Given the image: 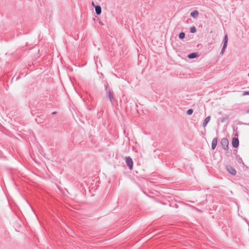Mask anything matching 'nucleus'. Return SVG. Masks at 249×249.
I'll return each mask as SVG.
<instances>
[{
  "label": "nucleus",
  "instance_id": "4",
  "mask_svg": "<svg viewBox=\"0 0 249 249\" xmlns=\"http://www.w3.org/2000/svg\"><path fill=\"white\" fill-rule=\"evenodd\" d=\"M227 170L232 175H235L236 174V171L235 169L230 165H228L226 166Z\"/></svg>",
  "mask_w": 249,
  "mask_h": 249
},
{
  "label": "nucleus",
  "instance_id": "9",
  "mask_svg": "<svg viewBox=\"0 0 249 249\" xmlns=\"http://www.w3.org/2000/svg\"><path fill=\"white\" fill-rule=\"evenodd\" d=\"M199 15L198 12L197 10H194L191 13V16L194 18H196Z\"/></svg>",
  "mask_w": 249,
  "mask_h": 249
},
{
  "label": "nucleus",
  "instance_id": "1",
  "mask_svg": "<svg viewBox=\"0 0 249 249\" xmlns=\"http://www.w3.org/2000/svg\"><path fill=\"white\" fill-rule=\"evenodd\" d=\"M105 92L106 94V97L108 98L110 102L113 104L114 101V92L109 87L108 84L107 83L105 84Z\"/></svg>",
  "mask_w": 249,
  "mask_h": 249
},
{
  "label": "nucleus",
  "instance_id": "5",
  "mask_svg": "<svg viewBox=\"0 0 249 249\" xmlns=\"http://www.w3.org/2000/svg\"><path fill=\"white\" fill-rule=\"evenodd\" d=\"M232 145L234 148H237L239 146V140L237 138H233L232 140Z\"/></svg>",
  "mask_w": 249,
  "mask_h": 249
},
{
  "label": "nucleus",
  "instance_id": "15",
  "mask_svg": "<svg viewBox=\"0 0 249 249\" xmlns=\"http://www.w3.org/2000/svg\"><path fill=\"white\" fill-rule=\"evenodd\" d=\"M227 46H225V45H223V47H222V50H221V53H220V54H223V53H224L225 50V49H226V48Z\"/></svg>",
  "mask_w": 249,
  "mask_h": 249
},
{
  "label": "nucleus",
  "instance_id": "8",
  "mask_svg": "<svg viewBox=\"0 0 249 249\" xmlns=\"http://www.w3.org/2000/svg\"><path fill=\"white\" fill-rule=\"evenodd\" d=\"M95 9L96 14L97 15H99L101 14L102 9H101V6H95Z\"/></svg>",
  "mask_w": 249,
  "mask_h": 249
},
{
  "label": "nucleus",
  "instance_id": "21",
  "mask_svg": "<svg viewBox=\"0 0 249 249\" xmlns=\"http://www.w3.org/2000/svg\"><path fill=\"white\" fill-rule=\"evenodd\" d=\"M101 76L102 77H104V75H103V74L102 73H101Z\"/></svg>",
  "mask_w": 249,
  "mask_h": 249
},
{
  "label": "nucleus",
  "instance_id": "16",
  "mask_svg": "<svg viewBox=\"0 0 249 249\" xmlns=\"http://www.w3.org/2000/svg\"><path fill=\"white\" fill-rule=\"evenodd\" d=\"M243 96L249 95V91H243Z\"/></svg>",
  "mask_w": 249,
  "mask_h": 249
},
{
  "label": "nucleus",
  "instance_id": "14",
  "mask_svg": "<svg viewBox=\"0 0 249 249\" xmlns=\"http://www.w3.org/2000/svg\"><path fill=\"white\" fill-rule=\"evenodd\" d=\"M193 113V109L190 108L187 111V114L189 115L192 114Z\"/></svg>",
  "mask_w": 249,
  "mask_h": 249
},
{
  "label": "nucleus",
  "instance_id": "19",
  "mask_svg": "<svg viewBox=\"0 0 249 249\" xmlns=\"http://www.w3.org/2000/svg\"><path fill=\"white\" fill-rule=\"evenodd\" d=\"M246 113H247V114H249V109H248V110H247V111H246Z\"/></svg>",
  "mask_w": 249,
  "mask_h": 249
},
{
  "label": "nucleus",
  "instance_id": "3",
  "mask_svg": "<svg viewBox=\"0 0 249 249\" xmlns=\"http://www.w3.org/2000/svg\"><path fill=\"white\" fill-rule=\"evenodd\" d=\"M126 163L128 166L129 169L130 170H132L133 166V161L132 159L130 157H126Z\"/></svg>",
  "mask_w": 249,
  "mask_h": 249
},
{
  "label": "nucleus",
  "instance_id": "2",
  "mask_svg": "<svg viewBox=\"0 0 249 249\" xmlns=\"http://www.w3.org/2000/svg\"><path fill=\"white\" fill-rule=\"evenodd\" d=\"M220 143L223 148L225 150H228L229 148V141L227 138H223L221 139Z\"/></svg>",
  "mask_w": 249,
  "mask_h": 249
},
{
  "label": "nucleus",
  "instance_id": "13",
  "mask_svg": "<svg viewBox=\"0 0 249 249\" xmlns=\"http://www.w3.org/2000/svg\"><path fill=\"white\" fill-rule=\"evenodd\" d=\"M190 32L192 33H194L196 32V28L195 26H193V27H192L191 28H190Z\"/></svg>",
  "mask_w": 249,
  "mask_h": 249
},
{
  "label": "nucleus",
  "instance_id": "12",
  "mask_svg": "<svg viewBox=\"0 0 249 249\" xmlns=\"http://www.w3.org/2000/svg\"><path fill=\"white\" fill-rule=\"evenodd\" d=\"M185 33L184 32H181L179 33L178 37L180 39H183L185 37Z\"/></svg>",
  "mask_w": 249,
  "mask_h": 249
},
{
  "label": "nucleus",
  "instance_id": "11",
  "mask_svg": "<svg viewBox=\"0 0 249 249\" xmlns=\"http://www.w3.org/2000/svg\"><path fill=\"white\" fill-rule=\"evenodd\" d=\"M228 40V36H227V35H225L224 37V39H223V45H224L227 46Z\"/></svg>",
  "mask_w": 249,
  "mask_h": 249
},
{
  "label": "nucleus",
  "instance_id": "7",
  "mask_svg": "<svg viewBox=\"0 0 249 249\" xmlns=\"http://www.w3.org/2000/svg\"><path fill=\"white\" fill-rule=\"evenodd\" d=\"M210 119L211 117L210 116L205 118L202 124L203 127H205L207 125L208 123L210 122Z\"/></svg>",
  "mask_w": 249,
  "mask_h": 249
},
{
  "label": "nucleus",
  "instance_id": "6",
  "mask_svg": "<svg viewBox=\"0 0 249 249\" xmlns=\"http://www.w3.org/2000/svg\"><path fill=\"white\" fill-rule=\"evenodd\" d=\"M217 138L216 137V138H213L212 141V149L213 150H214L215 148V147L217 145Z\"/></svg>",
  "mask_w": 249,
  "mask_h": 249
},
{
  "label": "nucleus",
  "instance_id": "18",
  "mask_svg": "<svg viewBox=\"0 0 249 249\" xmlns=\"http://www.w3.org/2000/svg\"><path fill=\"white\" fill-rule=\"evenodd\" d=\"M92 6L95 8V6H97V5H95L94 3L93 2H92Z\"/></svg>",
  "mask_w": 249,
  "mask_h": 249
},
{
  "label": "nucleus",
  "instance_id": "20",
  "mask_svg": "<svg viewBox=\"0 0 249 249\" xmlns=\"http://www.w3.org/2000/svg\"><path fill=\"white\" fill-rule=\"evenodd\" d=\"M56 114V111H54L52 113V114L54 115V114Z\"/></svg>",
  "mask_w": 249,
  "mask_h": 249
},
{
  "label": "nucleus",
  "instance_id": "17",
  "mask_svg": "<svg viewBox=\"0 0 249 249\" xmlns=\"http://www.w3.org/2000/svg\"><path fill=\"white\" fill-rule=\"evenodd\" d=\"M228 117H224V118H223L221 120V123H224V122H225L227 120H228Z\"/></svg>",
  "mask_w": 249,
  "mask_h": 249
},
{
  "label": "nucleus",
  "instance_id": "10",
  "mask_svg": "<svg viewBox=\"0 0 249 249\" xmlns=\"http://www.w3.org/2000/svg\"><path fill=\"white\" fill-rule=\"evenodd\" d=\"M198 56L197 53H193L188 55V57L190 59L196 58Z\"/></svg>",
  "mask_w": 249,
  "mask_h": 249
}]
</instances>
